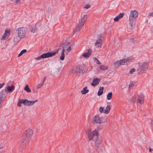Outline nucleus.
<instances>
[{
  "instance_id": "obj_1",
  "label": "nucleus",
  "mask_w": 153,
  "mask_h": 153,
  "mask_svg": "<svg viewBox=\"0 0 153 153\" xmlns=\"http://www.w3.org/2000/svg\"><path fill=\"white\" fill-rule=\"evenodd\" d=\"M86 133L88 135L89 141L92 140L94 137L96 136V139L94 140L95 145L96 147H99L102 141L101 139L98 137L97 136L99 134L98 131L97 130L95 129L91 131L90 130L88 129L86 131Z\"/></svg>"
},
{
  "instance_id": "obj_2",
  "label": "nucleus",
  "mask_w": 153,
  "mask_h": 153,
  "mask_svg": "<svg viewBox=\"0 0 153 153\" xmlns=\"http://www.w3.org/2000/svg\"><path fill=\"white\" fill-rule=\"evenodd\" d=\"M33 133V131L31 129H28L26 130L24 132L21 140V143H24V145H25L27 144L32 137Z\"/></svg>"
},
{
  "instance_id": "obj_3",
  "label": "nucleus",
  "mask_w": 153,
  "mask_h": 153,
  "mask_svg": "<svg viewBox=\"0 0 153 153\" xmlns=\"http://www.w3.org/2000/svg\"><path fill=\"white\" fill-rule=\"evenodd\" d=\"M138 15V12L135 10H131L130 11V14L129 16V25L133 28V27L135 25L136 19Z\"/></svg>"
},
{
  "instance_id": "obj_4",
  "label": "nucleus",
  "mask_w": 153,
  "mask_h": 153,
  "mask_svg": "<svg viewBox=\"0 0 153 153\" xmlns=\"http://www.w3.org/2000/svg\"><path fill=\"white\" fill-rule=\"evenodd\" d=\"M71 45L69 42H65L64 43L63 46L62 47V51L61 55L60 57V59L61 60H63L64 59L65 54L64 52L65 51L66 53H68L71 50Z\"/></svg>"
},
{
  "instance_id": "obj_5",
  "label": "nucleus",
  "mask_w": 153,
  "mask_h": 153,
  "mask_svg": "<svg viewBox=\"0 0 153 153\" xmlns=\"http://www.w3.org/2000/svg\"><path fill=\"white\" fill-rule=\"evenodd\" d=\"M27 31V29L25 27H18L16 30L17 36L20 39H23L26 37Z\"/></svg>"
},
{
  "instance_id": "obj_6",
  "label": "nucleus",
  "mask_w": 153,
  "mask_h": 153,
  "mask_svg": "<svg viewBox=\"0 0 153 153\" xmlns=\"http://www.w3.org/2000/svg\"><path fill=\"white\" fill-rule=\"evenodd\" d=\"M87 18L86 14L84 15L81 18L77 26L74 30V32H78L82 28L84 25L85 21Z\"/></svg>"
},
{
  "instance_id": "obj_7",
  "label": "nucleus",
  "mask_w": 153,
  "mask_h": 153,
  "mask_svg": "<svg viewBox=\"0 0 153 153\" xmlns=\"http://www.w3.org/2000/svg\"><path fill=\"white\" fill-rule=\"evenodd\" d=\"M149 63L148 62H143L139 64V67L137 71H145L148 70Z\"/></svg>"
},
{
  "instance_id": "obj_8",
  "label": "nucleus",
  "mask_w": 153,
  "mask_h": 153,
  "mask_svg": "<svg viewBox=\"0 0 153 153\" xmlns=\"http://www.w3.org/2000/svg\"><path fill=\"white\" fill-rule=\"evenodd\" d=\"M106 121L105 119L103 117H100L98 115L95 116L93 118L92 123L94 124L103 123Z\"/></svg>"
},
{
  "instance_id": "obj_9",
  "label": "nucleus",
  "mask_w": 153,
  "mask_h": 153,
  "mask_svg": "<svg viewBox=\"0 0 153 153\" xmlns=\"http://www.w3.org/2000/svg\"><path fill=\"white\" fill-rule=\"evenodd\" d=\"M60 50H61V49L59 48L58 50H56V52H48L44 53L41 55V57H42V59L51 57L55 55L57 53H58Z\"/></svg>"
},
{
  "instance_id": "obj_10",
  "label": "nucleus",
  "mask_w": 153,
  "mask_h": 153,
  "mask_svg": "<svg viewBox=\"0 0 153 153\" xmlns=\"http://www.w3.org/2000/svg\"><path fill=\"white\" fill-rule=\"evenodd\" d=\"M132 100H134V101H136L137 100V102L142 104L144 101V96L142 94H140L137 96V97L136 96H134L133 97Z\"/></svg>"
},
{
  "instance_id": "obj_11",
  "label": "nucleus",
  "mask_w": 153,
  "mask_h": 153,
  "mask_svg": "<svg viewBox=\"0 0 153 153\" xmlns=\"http://www.w3.org/2000/svg\"><path fill=\"white\" fill-rule=\"evenodd\" d=\"M103 39L102 35L100 34L98 36L95 44L96 47H100L101 46Z\"/></svg>"
},
{
  "instance_id": "obj_12",
  "label": "nucleus",
  "mask_w": 153,
  "mask_h": 153,
  "mask_svg": "<svg viewBox=\"0 0 153 153\" xmlns=\"http://www.w3.org/2000/svg\"><path fill=\"white\" fill-rule=\"evenodd\" d=\"M88 70L87 67L84 65H80L76 68V72L79 74H83Z\"/></svg>"
},
{
  "instance_id": "obj_13",
  "label": "nucleus",
  "mask_w": 153,
  "mask_h": 153,
  "mask_svg": "<svg viewBox=\"0 0 153 153\" xmlns=\"http://www.w3.org/2000/svg\"><path fill=\"white\" fill-rule=\"evenodd\" d=\"M7 95V90L4 89L2 90L0 93V98L4 100Z\"/></svg>"
},
{
  "instance_id": "obj_14",
  "label": "nucleus",
  "mask_w": 153,
  "mask_h": 153,
  "mask_svg": "<svg viewBox=\"0 0 153 153\" xmlns=\"http://www.w3.org/2000/svg\"><path fill=\"white\" fill-rule=\"evenodd\" d=\"M10 34V29H7L5 30L4 33L3 35L2 39H4L5 38H8Z\"/></svg>"
},
{
  "instance_id": "obj_15",
  "label": "nucleus",
  "mask_w": 153,
  "mask_h": 153,
  "mask_svg": "<svg viewBox=\"0 0 153 153\" xmlns=\"http://www.w3.org/2000/svg\"><path fill=\"white\" fill-rule=\"evenodd\" d=\"M92 53V51L90 49H88L87 50V52L86 53H83L82 55L80 56L81 58L82 56L85 58H87L89 57L91 55Z\"/></svg>"
},
{
  "instance_id": "obj_16",
  "label": "nucleus",
  "mask_w": 153,
  "mask_h": 153,
  "mask_svg": "<svg viewBox=\"0 0 153 153\" xmlns=\"http://www.w3.org/2000/svg\"><path fill=\"white\" fill-rule=\"evenodd\" d=\"M134 59V58L132 57H129L125 59H123V62L124 63V64H128L130 62L132 61Z\"/></svg>"
},
{
  "instance_id": "obj_17",
  "label": "nucleus",
  "mask_w": 153,
  "mask_h": 153,
  "mask_svg": "<svg viewBox=\"0 0 153 153\" xmlns=\"http://www.w3.org/2000/svg\"><path fill=\"white\" fill-rule=\"evenodd\" d=\"M123 61V59H122L120 60L119 61H116L114 62L113 64L116 67H118L121 65H124Z\"/></svg>"
},
{
  "instance_id": "obj_18",
  "label": "nucleus",
  "mask_w": 153,
  "mask_h": 153,
  "mask_svg": "<svg viewBox=\"0 0 153 153\" xmlns=\"http://www.w3.org/2000/svg\"><path fill=\"white\" fill-rule=\"evenodd\" d=\"M30 29L32 33H35L37 31V27L35 24H32L30 25Z\"/></svg>"
},
{
  "instance_id": "obj_19",
  "label": "nucleus",
  "mask_w": 153,
  "mask_h": 153,
  "mask_svg": "<svg viewBox=\"0 0 153 153\" xmlns=\"http://www.w3.org/2000/svg\"><path fill=\"white\" fill-rule=\"evenodd\" d=\"M100 79L98 78H96L94 79L91 85L92 86H95L97 85L100 82Z\"/></svg>"
},
{
  "instance_id": "obj_20",
  "label": "nucleus",
  "mask_w": 153,
  "mask_h": 153,
  "mask_svg": "<svg viewBox=\"0 0 153 153\" xmlns=\"http://www.w3.org/2000/svg\"><path fill=\"white\" fill-rule=\"evenodd\" d=\"M38 101L37 100H36L33 101H29L28 100H27V104L26 105L30 106L33 105L34 103Z\"/></svg>"
},
{
  "instance_id": "obj_21",
  "label": "nucleus",
  "mask_w": 153,
  "mask_h": 153,
  "mask_svg": "<svg viewBox=\"0 0 153 153\" xmlns=\"http://www.w3.org/2000/svg\"><path fill=\"white\" fill-rule=\"evenodd\" d=\"M7 91L8 92L11 93L14 89V87L13 85H12L11 86H7Z\"/></svg>"
},
{
  "instance_id": "obj_22",
  "label": "nucleus",
  "mask_w": 153,
  "mask_h": 153,
  "mask_svg": "<svg viewBox=\"0 0 153 153\" xmlns=\"http://www.w3.org/2000/svg\"><path fill=\"white\" fill-rule=\"evenodd\" d=\"M123 13H120L119 15L114 18V20L115 21H117L123 17Z\"/></svg>"
},
{
  "instance_id": "obj_23",
  "label": "nucleus",
  "mask_w": 153,
  "mask_h": 153,
  "mask_svg": "<svg viewBox=\"0 0 153 153\" xmlns=\"http://www.w3.org/2000/svg\"><path fill=\"white\" fill-rule=\"evenodd\" d=\"M110 110L111 108L110 106L109 105H108L104 110V113L105 114H108L110 112Z\"/></svg>"
},
{
  "instance_id": "obj_24",
  "label": "nucleus",
  "mask_w": 153,
  "mask_h": 153,
  "mask_svg": "<svg viewBox=\"0 0 153 153\" xmlns=\"http://www.w3.org/2000/svg\"><path fill=\"white\" fill-rule=\"evenodd\" d=\"M87 87H85L83 88V90L81 91V93L82 94H85L88 93L89 92V90L88 89H87Z\"/></svg>"
},
{
  "instance_id": "obj_25",
  "label": "nucleus",
  "mask_w": 153,
  "mask_h": 153,
  "mask_svg": "<svg viewBox=\"0 0 153 153\" xmlns=\"http://www.w3.org/2000/svg\"><path fill=\"white\" fill-rule=\"evenodd\" d=\"M103 88V87H100V88L97 93V95L98 96H100L102 94Z\"/></svg>"
},
{
  "instance_id": "obj_26",
  "label": "nucleus",
  "mask_w": 153,
  "mask_h": 153,
  "mask_svg": "<svg viewBox=\"0 0 153 153\" xmlns=\"http://www.w3.org/2000/svg\"><path fill=\"white\" fill-rule=\"evenodd\" d=\"M112 92H109V93L107 96V99L108 100H110L112 97Z\"/></svg>"
},
{
  "instance_id": "obj_27",
  "label": "nucleus",
  "mask_w": 153,
  "mask_h": 153,
  "mask_svg": "<svg viewBox=\"0 0 153 153\" xmlns=\"http://www.w3.org/2000/svg\"><path fill=\"white\" fill-rule=\"evenodd\" d=\"M24 90L27 93L30 92H31V91L29 88L28 85H26L24 88Z\"/></svg>"
},
{
  "instance_id": "obj_28",
  "label": "nucleus",
  "mask_w": 153,
  "mask_h": 153,
  "mask_svg": "<svg viewBox=\"0 0 153 153\" xmlns=\"http://www.w3.org/2000/svg\"><path fill=\"white\" fill-rule=\"evenodd\" d=\"M27 100H19L20 102L21 103H23L25 105H26V104H27Z\"/></svg>"
},
{
  "instance_id": "obj_29",
  "label": "nucleus",
  "mask_w": 153,
  "mask_h": 153,
  "mask_svg": "<svg viewBox=\"0 0 153 153\" xmlns=\"http://www.w3.org/2000/svg\"><path fill=\"white\" fill-rule=\"evenodd\" d=\"M27 52V50L26 49H23L22 50L20 53L18 55V57H19L22 56L23 53Z\"/></svg>"
},
{
  "instance_id": "obj_30",
  "label": "nucleus",
  "mask_w": 153,
  "mask_h": 153,
  "mask_svg": "<svg viewBox=\"0 0 153 153\" xmlns=\"http://www.w3.org/2000/svg\"><path fill=\"white\" fill-rule=\"evenodd\" d=\"M100 68L102 70H106L108 68V67L107 66H105L103 65H100Z\"/></svg>"
},
{
  "instance_id": "obj_31",
  "label": "nucleus",
  "mask_w": 153,
  "mask_h": 153,
  "mask_svg": "<svg viewBox=\"0 0 153 153\" xmlns=\"http://www.w3.org/2000/svg\"><path fill=\"white\" fill-rule=\"evenodd\" d=\"M43 84L44 83H43V82H42L38 84L36 86L37 88L39 89L41 88V87L43 85Z\"/></svg>"
},
{
  "instance_id": "obj_32",
  "label": "nucleus",
  "mask_w": 153,
  "mask_h": 153,
  "mask_svg": "<svg viewBox=\"0 0 153 153\" xmlns=\"http://www.w3.org/2000/svg\"><path fill=\"white\" fill-rule=\"evenodd\" d=\"M5 149L3 147L0 148V153H4Z\"/></svg>"
},
{
  "instance_id": "obj_33",
  "label": "nucleus",
  "mask_w": 153,
  "mask_h": 153,
  "mask_svg": "<svg viewBox=\"0 0 153 153\" xmlns=\"http://www.w3.org/2000/svg\"><path fill=\"white\" fill-rule=\"evenodd\" d=\"M99 111L101 113H104V108L102 107H100L99 108Z\"/></svg>"
},
{
  "instance_id": "obj_34",
  "label": "nucleus",
  "mask_w": 153,
  "mask_h": 153,
  "mask_svg": "<svg viewBox=\"0 0 153 153\" xmlns=\"http://www.w3.org/2000/svg\"><path fill=\"white\" fill-rule=\"evenodd\" d=\"M135 71V69L133 68L130 70L129 71V73L131 74H132Z\"/></svg>"
},
{
  "instance_id": "obj_35",
  "label": "nucleus",
  "mask_w": 153,
  "mask_h": 153,
  "mask_svg": "<svg viewBox=\"0 0 153 153\" xmlns=\"http://www.w3.org/2000/svg\"><path fill=\"white\" fill-rule=\"evenodd\" d=\"M42 57H41V55L35 58V59L37 60H40Z\"/></svg>"
},
{
  "instance_id": "obj_36",
  "label": "nucleus",
  "mask_w": 153,
  "mask_h": 153,
  "mask_svg": "<svg viewBox=\"0 0 153 153\" xmlns=\"http://www.w3.org/2000/svg\"><path fill=\"white\" fill-rule=\"evenodd\" d=\"M95 60L96 62V63L98 64H100V63L99 61L96 58H95Z\"/></svg>"
},
{
  "instance_id": "obj_37",
  "label": "nucleus",
  "mask_w": 153,
  "mask_h": 153,
  "mask_svg": "<svg viewBox=\"0 0 153 153\" xmlns=\"http://www.w3.org/2000/svg\"><path fill=\"white\" fill-rule=\"evenodd\" d=\"M90 7V5L89 4H86L84 8L86 9H88Z\"/></svg>"
},
{
  "instance_id": "obj_38",
  "label": "nucleus",
  "mask_w": 153,
  "mask_h": 153,
  "mask_svg": "<svg viewBox=\"0 0 153 153\" xmlns=\"http://www.w3.org/2000/svg\"><path fill=\"white\" fill-rule=\"evenodd\" d=\"M21 103L20 102V101L19 100V101L17 104V105L19 107H20L21 106Z\"/></svg>"
},
{
  "instance_id": "obj_39",
  "label": "nucleus",
  "mask_w": 153,
  "mask_h": 153,
  "mask_svg": "<svg viewBox=\"0 0 153 153\" xmlns=\"http://www.w3.org/2000/svg\"><path fill=\"white\" fill-rule=\"evenodd\" d=\"M4 84V83H3L2 84H0V89L3 87Z\"/></svg>"
},
{
  "instance_id": "obj_40",
  "label": "nucleus",
  "mask_w": 153,
  "mask_h": 153,
  "mask_svg": "<svg viewBox=\"0 0 153 153\" xmlns=\"http://www.w3.org/2000/svg\"><path fill=\"white\" fill-rule=\"evenodd\" d=\"M14 41H18V40H17V37H14Z\"/></svg>"
},
{
  "instance_id": "obj_41",
  "label": "nucleus",
  "mask_w": 153,
  "mask_h": 153,
  "mask_svg": "<svg viewBox=\"0 0 153 153\" xmlns=\"http://www.w3.org/2000/svg\"><path fill=\"white\" fill-rule=\"evenodd\" d=\"M3 100L0 98V108L1 107V103L3 101Z\"/></svg>"
},
{
  "instance_id": "obj_42",
  "label": "nucleus",
  "mask_w": 153,
  "mask_h": 153,
  "mask_svg": "<svg viewBox=\"0 0 153 153\" xmlns=\"http://www.w3.org/2000/svg\"><path fill=\"white\" fill-rule=\"evenodd\" d=\"M37 90H35L34 89H33V92L34 93H37Z\"/></svg>"
},
{
  "instance_id": "obj_43",
  "label": "nucleus",
  "mask_w": 153,
  "mask_h": 153,
  "mask_svg": "<svg viewBox=\"0 0 153 153\" xmlns=\"http://www.w3.org/2000/svg\"><path fill=\"white\" fill-rule=\"evenodd\" d=\"M46 77H44V79L42 81V82H43V83H44V82L46 80Z\"/></svg>"
},
{
  "instance_id": "obj_44",
  "label": "nucleus",
  "mask_w": 153,
  "mask_h": 153,
  "mask_svg": "<svg viewBox=\"0 0 153 153\" xmlns=\"http://www.w3.org/2000/svg\"><path fill=\"white\" fill-rule=\"evenodd\" d=\"M130 40L131 41V42H134V39L133 38H131L130 39Z\"/></svg>"
},
{
  "instance_id": "obj_45",
  "label": "nucleus",
  "mask_w": 153,
  "mask_h": 153,
  "mask_svg": "<svg viewBox=\"0 0 153 153\" xmlns=\"http://www.w3.org/2000/svg\"><path fill=\"white\" fill-rule=\"evenodd\" d=\"M20 0H16V3H18L20 1Z\"/></svg>"
},
{
  "instance_id": "obj_46",
  "label": "nucleus",
  "mask_w": 153,
  "mask_h": 153,
  "mask_svg": "<svg viewBox=\"0 0 153 153\" xmlns=\"http://www.w3.org/2000/svg\"><path fill=\"white\" fill-rule=\"evenodd\" d=\"M133 84L132 83H130L129 85V87L132 86L133 85Z\"/></svg>"
},
{
  "instance_id": "obj_47",
  "label": "nucleus",
  "mask_w": 153,
  "mask_h": 153,
  "mask_svg": "<svg viewBox=\"0 0 153 153\" xmlns=\"http://www.w3.org/2000/svg\"><path fill=\"white\" fill-rule=\"evenodd\" d=\"M152 151V149H151V148H150L149 149V152H151Z\"/></svg>"
},
{
  "instance_id": "obj_48",
  "label": "nucleus",
  "mask_w": 153,
  "mask_h": 153,
  "mask_svg": "<svg viewBox=\"0 0 153 153\" xmlns=\"http://www.w3.org/2000/svg\"><path fill=\"white\" fill-rule=\"evenodd\" d=\"M152 151H153V149L152 150Z\"/></svg>"
}]
</instances>
